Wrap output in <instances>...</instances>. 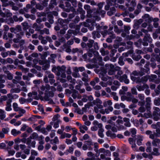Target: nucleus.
Instances as JSON below:
<instances>
[{"mask_svg":"<svg viewBox=\"0 0 160 160\" xmlns=\"http://www.w3.org/2000/svg\"><path fill=\"white\" fill-rule=\"evenodd\" d=\"M103 3L102 2H100L98 4L99 8L98 9L96 12H94L93 17V19L99 21L100 20V18L99 16V15H101L102 17H103V15L106 13L105 11L101 10V8L103 7Z\"/></svg>","mask_w":160,"mask_h":160,"instance_id":"nucleus-1","label":"nucleus"},{"mask_svg":"<svg viewBox=\"0 0 160 160\" xmlns=\"http://www.w3.org/2000/svg\"><path fill=\"white\" fill-rule=\"evenodd\" d=\"M95 72L98 74L99 77L102 80L104 81H107V77L106 76V71L102 68H101L100 69H96L94 70Z\"/></svg>","mask_w":160,"mask_h":160,"instance_id":"nucleus-2","label":"nucleus"},{"mask_svg":"<svg viewBox=\"0 0 160 160\" xmlns=\"http://www.w3.org/2000/svg\"><path fill=\"white\" fill-rule=\"evenodd\" d=\"M83 25L85 27H88L91 31H92L96 23L95 21L92 20V19H88L86 22H83Z\"/></svg>","mask_w":160,"mask_h":160,"instance_id":"nucleus-3","label":"nucleus"},{"mask_svg":"<svg viewBox=\"0 0 160 160\" xmlns=\"http://www.w3.org/2000/svg\"><path fill=\"white\" fill-rule=\"evenodd\" d=\"M106 69H108V73L109 75H112L115 74V67L112 64H106L105 65Z\"/></svg>","mask_w":160,"mask_h":160,"instance_id":"nucleus-4","label":"nucleus"},{"mask_svg":"<svg viewBox=\"0 0 160 160\" xmlns=\"http://www.w3.org/2000/svg\"><path fill=\"white\" fill-rule=\"evenodd\" d=\"M107 5L105 7V9L106 10H109L110 7L113 5L117 8V4L116 3L117 0H106Z\"/></svg>","mask_w":160,"mask_h":160,"instance_id":"nucleus-5","label":"nucleus"},{"mask_svg":"<svg viewBox=\"0 0 160 160\" xmlns=\"http://www.w3.org/2000/svg\"><path fill=\"white\" fill-rule=\"evenodd\" d=\"M50 87L48 84H46L45 86L42 85L40 88V90L39 91V93L41 95L43 94L44 92L45 93V95L46 94H48V92L50 90Z\"/></svg>","mask_w":160,"mask_h":160,"instance_id":"nucleus-6","label":"nucleus"},{"mask_svg":"<svg viewBox=\"0 0 160 160\" xmlns=\"http://www.w3.org/2000/svg\"><path fill=\"white\" fill-rule=\"evenodd\" d=\"M65 69L66 67L64 66H62L61 67L59 66H58L56 67L54 66H53L52 71L54 72H56L58 71V72L57 73V75L59 76L60 74V72H63L64 70H65Z\"/></svg>","mask_w":160,"mask_h":160,"instance_id":"nucleus-7","label":"nucleus"},{"mask_svg":"<svg viewBox=\"0 0 160 160\" xmlns=\"http://www.w3.org/2000/svg\"><path fill=\"white\" fill-rule=\"evenodd\" d=\"M144 67L145 68H141L140 71H139V75L142 76L144 75L146 73H149L150 69L149 68V65L146 64Z\"/></svg>","mask_w":160,"mask_h":160,"instance_id":"nucleus-8","label":"nucleus"},{"mask_svg":"<svg viewBox=\"0 0 160 160\" xmlns=\"http://www.w3.org/2000/svg\"><path fill=\"white\" fill-rule=\"evenodd\" d=\"M136 2L135 0H132L130 4H126V6L128 8L129 10L132 12L133 11L134 9V8L136 6Z\"/></svg>","mask_w":160,"mask_h":160,"instance_id":"nucleus-9","label":"nucleus"},{"mask_svg":"<svg viewBox=\"0 0 160 160\" xmlns=\"http://www.w3.org/2000/svg\"><path fill=\"white\" fill-rule=\"evenodd\" d=\"M13 98L12 95L11 94L9 93L7 95L3 96L0 98V102H2L3 101H8V100L11 99V100Z\"/></svg>","mask_w":160,"mask_h":160,"instance_id":"nucleus-10","label":"nucleus"},{"mask_svg":"<svg viewBox=\"0 0 160 160\" xmlns=\"http://www.w3.org/2000/svg\"><path fill=\"white\" fill-rule=\"evenodd\" d=\"M94 59L93 62H94L98 63L101 65H103L104 63L102 62V57L99 56L98 54L97 55Z\"/></svg>","mask_w":160,"mask_h":160,"instance_id":"nucleus-11","label":"nucleus"},{"mask_svg":"<svg viewBox=\"0 0 160 160\" xmlns=\"http://www.w3.org/2000/svg\"><path fill=\"white\" fill-rule=\"evenodd\" d=\"M116 71H117V74L114 77L117 79H119V78L122 76L121 75L123 74L122 71L121 70V68L117 66L115 67Z\"/></svg>","mask_w":160,"mask_h":160,"instance_id":"nucleus-12","label":"nucleus"},{"mask_svg":"<svg viewBox=\"0 0 160 160\" xmlns=\"http://www.w3.org/2000/svg\"><path fill=\"white\" fill-rule=\"evenodd\" d=\"M127 96H121V98L122 100L123 98H124L126 100H127L128 101H131L133 97V95L130 92H127Z\"/></svg>","mask_w":160,"mask_h":160,"instance_id":"nucleus-13","label":"nucleus"},{"mask_svg":"<svg viewBox=\"0 0 160 160\" xmlns=\"http://www.w3.org/2000/svg\"><path fill=\"white\" fill-rule=\"evenodd\" d=\"M82 99L83 102H86L88 100L90 101H93V98L92 95L88 96L86 95H84L82 96Z\"/></svg>","mask_w":160,"mask_h":160,"instance_id":"nucleus-14","label":"nucleus"},{"mask_svg":"<svg viewBox=\"0 0 160 160\" xmlns=\"http://www.w3.org/2000/svg\"><path fill=\"white\" fill-rule=\"evenodd\" d=\"M118 80L121 82H124L126 84H128L129 82V80L127 79V76L125 74L122 75Z\"/></svg>","mask_w":160,"mask_h":160,"instance_id":"nucleus-15","label":"nucleus"},{"mask_svg":"<svg viewBox=\"0 0 160 160\" xmlns=\"http://www.w3.org/2000/svg\"><path fill=\"white\" fill-rule=\"evenodd\" d=\"M98 151L99 152V153H102L107 156H109L111 155V152L109 151L105 150L103 148L100 149L98 150Z\"/></svg>","mask_w":160,"mask_h":160,"instance_id":"nucleus-16","label":"nucleus"},{"mask_svg":"<svg viewBox=\"0 0 160 160\" xmlns=\"http://www.w3.org/2000/svg\"><path fill=\"white\" fill-rule=\"evenodd\" d=\"M9 129L7 128H3L2 131L0 132V138H3L4 137V134L7 133L8 132Z\"/></svg>","mask_w":160,"mask_h":160,"instance_id":"nucleus-17","label":"nucleus"},{"mask_svg":"<svg viewBox=\"0 0 160 160\" xmlns=\"http://www.w3.org/2000/svg\"><path fill=\"white\" fill-rule=\"evenodd\" d=\"M152 143L154 147H157L160 148V139L158 138H155L153 140Z\"/></svg>","mask_w":160,"mask_h":160,"instance_id":"nucleus-18","label":"nucleus"},{"mask_svg":"<svg viewBox=\"0 0 160 160\" xmlns=\"http://www.w3.org/2000/svg\"><path fill=\"white\" fill-rule=\"evenodd\" d=\"M12 101L11 99L8 100L6 102V107L5 108V110L8 111H9L12 110L11 108V102Z\"/></svg>","mask_w":160,"mask_h":160,"instance_id":"nucleus-19","label":"nucleus"},{"mask_svg":"<svg viewBox=\"0 0 160 160\" xmlns=\"http://www.w3.org/2000/svg\"><path fill=\"white\" fill-rule=\"evenodd\" d=\"M21 92V87L18 85L17 86V88H12L10 90V92L11 93H18Z\"/></svg>","mask_w":160,"mask_h":160,"instance_id":"nucleus-20","label":"nucleus"},{"mask_svg":"<svg viewBox=\"0 0 160 160\" xmlns=\"http://www.w3.org/2000/svg\"><path fill=\"white\" fill-rule=\"evenodd\" d=\"M136 87L139 91H143L145 89L149 88L148 86L146 84H143L142 86H137Z\"/></svg>","mask_w":160,"mask_h":160,"instance_id":"nucleus-21","label":"nucleus"},{"mask_svg":"<svg viewBox=\"0 0 160 160\" xmlns=\"http://www.w3.org/2000/svg\"><path fill=\"white\" fill-rule=\"evenodd\" d=\"M151 98L150 97H148L146 98V104L145 107L147 109H150L151 104Z\"/></svg>","mask_w":160,"mask_h":160,"instance_id":"nucleus-22","label":"nucleus"},{"mask_svg":"<svg viewBox=\"0 0 160 160\" xmlns=\"http://www.w3.org/2000/svg\"><path fill=\"white\" fill-rule=\"evenodd\" d=\"M149 78V77L148 76H144L142 77L141 78H139L138 80V82H142L144 83L148 81Z\"/></svg>","mask_w":160,"mask_h":160,"instance_id":"nucleus-23","label":"nucleus"},{"mask_svg":"<svg viewBox=\"0 0 160 160\" xmlns=\"http://www.w3.org/2000/svg\"><path fill=\"white\" fill-rule=\"evenodd\" d=\"M61 122V121L60 120H57V121H56V122H51L50 123V124L51 125H53V128H57L59 127V123H60Z\"/></svg>","mask_w":160,"mask_h":160,"instance_id":"nucleus-24","label":"nucleus"},{"mask_svg":"<svg viewBox=\"0 0 160 160\" xmlns=\"http://www.w3.org/2000/svg\"><path fill=\"white\" fill-rule=\"evenodd\" d=\"M143 21L142 19H140L136 21L134 23V28L136 29H138L140 25L142 22Z\"/></svg>","mask_w":160,"mask_h":160,"instance_id":"nucleus-25","label":"nucleus"},{"mask_svg":"<svg viewBox=\"0 0 160 160\" xmlns=\"http://www.w3.org/2000/svg\"><path fill=\"white\" fill-rule=\"evenodd\" d=\"M151 154L155 156L160 155V153L159 152L158 149L156 148H153V151L151 152Z\"/></svg>","mask_w":160,"mask_h":160,"instance_id":"nucleus-26","label":"nucleus"},{"mask_svg":"<svg viewBox=\"0 0 160 160\" xmlns=\"http://www.w3.org/2000/svg\"><path fill=\"white\" fill-rule=\"evenodd\" d=\"M147 111L146 112L144 113L143 114V117H145L146 118H150L152 117V114L151 112L150 111V109H147Z\"/></svg>","mask_w":160,"mask_h":160,"instance_id":"nucleus-27","label":"nucleus"},{"mask_svg":"<svg viewBox=\"0 0 160 160\" xmlns=\"http://www.w3.org/2000/svg\"><path fill=\"white\" fill-rule=\"evenodd\" d=\"M143 41H147V42L150 43L152 42V39L150 37V34H146L143 39Z\"/></svg>","mask_w":160,"mask_h":160,"instance_id":"nucleus-28","label":"nucleus"},{"mask_svg":"<svg viewBox=\"0 0 160 160\" xmlns=\"http://www.w3.org/2000/svg\"><path fill=\"white\" fill-rule=\"evenodd\" d=\"M44 99L46 101H48V103L52 104H54V102L52 99L49 97L48 94H46L45 95L44 97Z\"/></svg>","mask_w":160,"mask_h":160,"instance_id":"nucleus-29","label":"nucleus"},{"mask_svg":"<svg viewBox=\"0 0 160 160\" xmlns=\"http://www.w3.org/2000/svg\"><path fill=\"white\" fill-rule=\"evenodd\" d=\"M92 53L94 55H96L98 54V52L96 51H94L92 49H90L89 50L88 55L89 57H92Z\"/></svg>","mask_w":160,"mask_h":160,"instance_id":"nucleus-30","label":"nucleus"},{"mask_svg":"<svg viewBox=\"0 0 160 160\" xmlns=\"http://www.w3.org/2000/svg\"><path fill=\"white\" fill-rule=\"evenodd\" d=\"M116 12V9L115 7H113L110 8V11L107 12V14L111 16L115 13Z\"/></svg>","mask_w":160,"mask_h":160,"instance_id":"nucleus-31","label":"nucleus"},{"mask_svg":"<svg viewBox=\"0 0 160 160\" xmlns=\"http://www.w3.org/2000/svg\"><path fill=\"white\" fill-rule=\"evenodd\" d=\"M79 128L80 129V132L82 133H85V131L84 130L87 131L88 129V128L85 125H82L80 127H79Z\"/></svg>","mask_w":160,"mask_h":160,"instance_id":"nucleus-32","label":"nucleus"},{"mask_svg":"<svg viewBox=\"0 0 160 160\" xmlns=\"http://www.w3.org/2000/svg\"><path fill=\"white\" fill-rule=\"evenodd\" d=\"M82 80L84 82H87L88 80V75L85 72H83L82 74Z\"/></svg>","mask_w":160,"mask_h":160,"instance_id":"nucleus-33","label":"nucleus"},{"mask_svg":"<svg viewBox=\"0 0 160 160\" xmlns=\"http://www.w3.org/2000/svg\"><path fill=\"white\" fill-rule=\"evenodd\" d=\"M39 32L40 33L41 35H42L44 34L48 35L50 33L49 30L46 28H44L42 30L40 29Z\"/></svg>","mask_w":160,"mask_h":160,"instance_id":"nucleus-34","label":"nucleus"},{"mask_svg":"<svg viewBox=\"0 0 160 160\" xmlns=\"http://www.w3.org/2000/svg\"><path fill=\"white\" fill-rule=\"evenodd\" d=\"M13 41L15 43L19 42L20 46L22 45L25 43V40L23 39L20 40L18 39L14 38Z\"/></svg>","mask_w":160,"mask_h":160,"instance_id":"nucleus-35","label":"nucleus"},{"mask_svg":"<svg viewBox=\"0 0 160 160\" xmlns=\"http://www.w3.org/2000/svg\"><path fill=\"white\" fill-rule=\"evenodd\" d=\"M123 121L125 122L124 125L125 126L128 127H130L131 126V124L130 122V120L129 118H125L123 119Z\"/></svg>","mask_w":160,"mask_h":160,"instance_id":"nucleus-36","label":"nucleus"},{"mask_svg":"<svg viewBox=\"0 0 160 160\" xmlns=\"http://www.w3.org/2000/svg\"><path fill=\"white\" fill-rule=\"evenodd\" d=\"M15 33L16 34V38H17L20 39L24 35V32H15Z\"/></svg>","mask_w":160,"mask_h":160,"instance_id":"nucleus-37","label":"nucleus"},{"mask_svg":"<svg viewBox=\"0 0 160 160\" xmlns=\"http://www.w3.org/2000/svg\"><path fill=\"white\" fill-rule=\"evenodd\" d=\"M6 116L5 111L1 109H0V118L1 120L3 119Z\"/></svg>","mask_w":160,"mask_h":160,"instance_id":"nucleus-38","label":"nucleus"},{"mask_svg":"<svg viewBox=\"0 0 160 160\" xmlns=\"http://www.w3.org/2000/svg\"><path fill=\"white\" fill-rule=\"evenodd\" d=\"M92 37L94 39L96 38H99L100 37V34L98 31H93L92 32Z\"/></svg>","mask_w":160,"mask_h":160,"instance_id":"nucleus-39","label":"nucleus"},{"mask_svg":"<svg viewBox=\"0 0 160 160\" xmlns=\"http://www.w3.org/2000/svg\"><path fill=\"white\" fill-rule=\"evenodd\" d=\"M104 130L102 128L99 129L98 131V135L101 138L104 137V134L103 133Z\"/></svg>","mask_w":160,"mask_h":160,"instance_id":"nucleus-40","label":"nucleus"},{"mask_svg":"<svg viewBox=\"0 0 160 160\" xmlns=\"http://www.w3.org/2000/svg\"><path fill=\"white\" fill-rule=\"evenodd\" d=\"M74 72H72V75L73 77L75 78H79L81 77L80 74L79 73L78 71L76 72L75 69L73 68Z\"/></svg>","mask_w":160,"mask_h":160,"instance_id":"nucleus-41","label":"nucleus"},{"mask_svg":"<svg viewBox=\"0 0 160 160\" xmlns=\"http://www.w3.org/2000/svg\"><path fill=\"white\" fill-rule=\"evenodd\" d=\"M153 119L155 121H157L160 119L159 114L158 115L156 112H153L152 113Z\"/></svg>","mask_w":160,"mask_h":160,"instance_id":"nucleus-42","label":"nucleus"},{"mask_svg":"<svg viewBox=\"0 0 160 160\" xmlns=\"http://www.w3.org/2000/svg\"><path fill=\"white\" fill-rule=\"evenodd\" d=\"M18 63L24 64H25V62L23 60H19L18 59H16L15 60L14 64L16 65H17Z\"/></svg>","mask_w":160,"mask_h":160,"instance_id":"nucleus-43","label":"nucleus"},{"mask_svg":"<svg viewBox=\"0 0 160 160\" xmlns=\"http://www.w3.org/2000/svg\"><path fill=\"white\" fill-rule=\"evenodd\" d=\"M12 107L14 111L17 112L19 111L20 108L18 107V104L16 102H14L12 104Z\"/></svg>","mask_w":160,"mask_h":160,"instance_id":"nucleus-44","label":"nucleus"},{"mask_svg":"<svg viewBox=\"0 0 160 160\" xmlns=\"http://www.w3.org/2000/svg\"><path fill=\"white\" fill-rule=\"evenodd\" d=\"M106 135L107 136L111 137L112 138H115L116 137V135L115 134L112 133V132L109 130L108 131L106 132Z\"/></svg>","mask_w":160,"mask_h":160,"instance_id":"nucleus-45","label":"nucleus"},{"mask_svg":"<svg viewBox=\"0 0 160 160\" xmlns=\"http://www.w3.org/2000/svg\"><path fill=\"white\" fill-rule=\"evenodd\" d=\"M49 62L47 60L42 67V69L44 70H46L49 68Z\"/></svg>","mask_w":160,"mask_h":160,"instance_id":"nucleus-46","label":"nucleus"},{"mask_svg":"<svg viewBox=\"0 0 160 160\" xmlns=\"http://www.w3.org/2000/svg\"><path fill=\"white\" fill-rule=\"evenodd\" d=\"M71 135L69 133L63 132L60 136V138H64L65 137L67 138H70L71 137Z\"/></svg>","mask_w":160,"mask_h":160,"instance_id":"nucleus-47","label":"nucleus"},{"mask_svg":"<svg viewBox=\"0 0 160 160\" xmlns=\"http://www.w3.org/2000/svg\"><path fill=\"white\" fill-rule=\"evenodd\" d=\"M92 124L93 125H95L97 126L99 129L102 128V125L101 123H99V122L96 120H94Z\"/></svg>","mask_w":160,"mask_h":160,"instance_id":"nucleus-48","label":"nucleus"},{"mask_svg":"<svg viewBox=\"0 0 160 160\" xmlns=\"http://www.w3.org/2000/svg\"><path fill=\"white\" fill-rule=\"evenodd\" d=\"M51 143L52 144H58L59 142V140L57 137H55L53 139L50 140Z\"/></svg>","mask_w":160,"mask_h":160,"instance_id":"nucleus-49","label":"nucleus"},{"mask_svg":"<svg viewBox=\"0 0 160 160\" xmlns=\"http://www.w3.org/2000/svg\"><path fill=\"white\" fill-rule=\"evenodd\" d=\"M39 39L41 40V43L44 44H46L47 41L46 39H45V38L42 36H39L38 37Z\"/></svg>","mask_w":160,"mask_h":160,"instance_id":"nucleus-50","label":"nucleus"},{"mask_svg":"<svg viewBox=\"0 0 160 160\" xmlns=\"http://www.w3.org/2000/svg\"><path fill=\"white\" fill-rule=\"evenodd\" d=\"M67 20L66 19H58V22L62 26H64V23H65L67 22Z\"/></svg>","mask_w":160,"mask_h":160,"instance_id":"nucleus-51","label":"nucleus"},{"mask_svg":"<svg viewBox=\"0 0 160 160\" xmlns=\"http://www.w3.org/2000/svg\"><path fill=\"white\" fill-rule=\"evenodd\" d=\"M12 134L14 136H16L18 134L21 133V132L19 131H17L16 129H14L11 131Z\"/></svg>","mask_w":160,"mask_h":160,"instance_id":"nucleus-52","label":"nucleus"},{"mask_svg":"<svg viewBox=\"0 0 160 160\" xmlns=\"http://www.w3.org/2000/svg\"><path fill=\"white\" fill-rule=\"evenodd\" d=\"M94 42V40H88V42L87 43V46H88L89 48H91Z\"/></svg>","mask_w":160,"mask_h":160,"instance_id":"nucleus-53","label":"nucleus"},{"mask_svg":"<svg viewBox=\"0 0 160 160\" xmlns=\"http://www.w3.org/2000/svg\"><path fill=\"white\" fill-rule=\"evenodd\" d=\"M112 102L110 100L105 101L103 102V105L105 107H106L107 106H110L112 105Z\"/></svg>","mask_w":160,"mask_h":160,"instance_id":"nucleus-54","label":"nucleus"},{"mask_svg":"<svg viewBox=\"0 0 160 160\" xmlns=\"http://www.w3.org/2000/svg\"><path fill=\"white\" fill-rule=\"evenodd\" d=\"M74 68L75 69V71L77 72L78 71L79 72V71L82 72L84 71L85 70L84 68L83 67H74Z\"/></svg>","mask_w":160,"mask_h":160,"instance_id":"nucleus-55","label":"nucleus"},{"mask_svg":"<svg viewBox=\"0 0 160 160\" xmlns=\"http://www.w3.org/2000/svg\"><path fill=\"white\" fill-rule=\"evenodd\" d=\"M141 58V56L139 54L136 55L134 54L132 56V58L137 61H138Z\"/></svg>","mask_w":160,"mask_h":160,"instance_id":"nucleus-56","label":"nucleus"},{"mask_svg":"<svg viewBox=\"0 0 160 160\" xmlns=\"http://www.w3.org/2000/svg\"><path fill=\"white\" fill-rule=\"evenodd\" d=\"M110 94L113 96V99L117 101H118V97L117 96V93L115 92H112L110 93Z\"/></svg>","mask_w":160,"mask_h":160,"instance_id":"nucleus-57","label":"nucleus"},{"mask_svg":"<svg viewBox=\"0 0 160 160\" xmlns=\"http://www.w3.org/2000/svg\"><path fill=\"white\" fill-rule=\"evenodd\" d=\"M22 25L23 26V29L24 30H26L29 28L28 23L27 22H23L22 23Z\"/></svg>","mask_w":160,"mask_h":160,"instance_id":"nucleus-58","label":"nucleus"},{"mask_svg":"<svg viewBox=\"0 0 160 160\" xmlns=\"http://www.w3.org/2000/svg\"><path fill=\"white\" fill-rule=\"evenodd\" d=\"M2 3V6L3 7H6L8 6V0H1Z\"/></svg>","mask_w":160,"mask_h":160,"instance_id":"nucleus-59","label":"nucleus"},{"mask_svg":"<svg viewBox=\"0 0 160 160\" xmlns=\"http://www.w3.org/2000/svg\"><path fill=\"white\" fill-rule=\"evenodd\" d=\"M32 28L35 29L36 31H39L40 29V27L36 23H34L32 26Z\"/></svg>","mask_w":160,"mask_h":160,"instance_id":"nucleus-60","label":"nucleus"},{"mask_svg":"<svg viewBox=\"0 0 160 160\" xmlns=\"http://www.w3.org/2000/svg\"><path fill=\"white\" fill-rule=\"evenodd\" d=\"M45 73L47 75H48V78H49V80L54 78V75L52 74L47 72H46Z\"/></svg>","mask_w":160,"mask_h":160,"instance_id":"nucleus-61","label":"nucleus"},{"mask_svg":"<svg viewBox=\"0 0 160 160\" xmlns=\"http://www.w3.org/2000/svg\"><path fill=\"white\" fill-rule=\"evenodd\" d=\"M82 149L84 150H86L87 149L89 148V150H92V148L91 147H88V145L85 143L83 145L82 147Z\"/></svg>","mask_w":160,"mask_h":160,"instance_id":"nucleus-62","label":"nucleus"},{"mask_svg":"<svg viewBox=\"0 0 160 160\" xmlns=\"http://www.w3.org/2000/svg\"><path fill=\"white\" fill-rule=\"evenodd\" d=\"M44 7L42 5H41L40 3L37 4L36 5V8L40 10H42L43 9Z\"/></svg>","mask_w":160,"mask_h":160,"instance_id":"nucleus-63","label":"nucleus"},{"mask_svg":"<svg viewBox=\"0 0 160 160\" xmlns=\"http://www.w3.org/2000/svg\"><path fill=\"white\" fill-rule=\"evenodd\" d=\"M154 104L155 105L159 106L160 104V98H158L154 100Z\"/></svg>","mask_w":160,"mask_h":160,"instance_id":"nucleus-64","label":"nucleus"}]
</instances>
